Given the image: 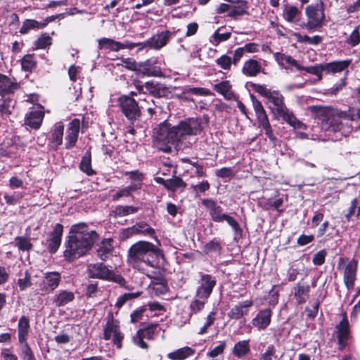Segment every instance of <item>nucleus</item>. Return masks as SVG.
I'll return each instance as SVG.
<instances>
[{"mask_svg":"<svg viewBox=\"0 0 360 360\" xmlns=\"http://www.w3.org/2000/svg\"><path fill=\"white\" fill-rule=\"evenodd\" d=\"M252 300H245L240 302L234 305L228 313V316L231 319H240L249 313L250 308L252 306Z\"/></svg>","mask_w":360,"mask_h":360,"instance_id":"nucleus-15","label":"nucleus"},{"mask_svg":"<svg viewBox=\"0 0 360 360\" xmlns=\"http://www.w3.org/2000/svg\"><path fill=\"white\" fill-rule=\"evenodd\" d=\"M161 181L166 188L173 191L179 188H184L186 186V183L181 178L176 176L167 180L161 179Z\"/></svg>","mask_w":360,"mask_h":360,"instance_id":"nucleus-34","label":"nucleus"},{"mask_svg":"<svg viewBox=\"0 0 360 360\" xmlns=\"http://www.w3.org/2000/svg\"><path fill=\"white\" fill-rule=\"evenodd\" d=\"M44 113L41 110H34L27 113L25 117V124L33 129L40 127L44 119Z\"/></svg>","mask_w":360,"mask_h":360,"instance_id":"nucleus-22","label":"nucleus"},{"mask_svg":"<svg viewBox=\"0 0 360 360\" xmlns=\"http://www.w3.org/2000/svg\"><path fill=\"white\" fill-rule=\"evenodd\" d=\"M258 127L265 130L266 136L271 141H275L276 137L274 136L269 118L262 122H258Z\"/></svg>","mask_w":360,"mask_h":360,"instance_id":"nucleus-47","label":"nucleus"},{"mask_svg":"<svg viewBox=\"0 0 360 360\" xmlns=\"http://www.w3.org/2000/svg\"><path fill=\"white\" fill-rule=\"evenodd\" d=\"M103 338L106 340H112L117 348L122 347L124 335L120 331L119 321L110 313L107 316L106 323L103 327Z\"/></svg>","mask_w":360,"mask_h":360,"instance_id":"nucleus-6","label":"nucleus"},{"mask_svg":"<svg viewBox=\"0 0 360 360\" xmlns=\"http://www.w3.org/2000/svg\"><path fill=\"white\" fill-rule=\"evenodd\" d=\"M326 252L325 250H321L316 252L313 257L312 262L315 265H322L325 262Z\"/></svg>","mask_w":360,"mask_h":360,"instance_id":"nucleus-64","label":"nucleus"},{"mask_svg":"<svg viewBox=\"0 0 360 360\" xmlns=\"http://www.w3.org/2000/svg\"><path fill=\"white\" fill-rule=\"evenodd\" d=\"M246 12V4L240 2L236 6H231L229 13V16L235 17L236 15H242Z\"/></svg>","mask_w":360,"mask_h":360,"instance_id":"nucleus-49","label":"nucleus"},{"mask_svg":"<svg viewBox=\"0 0 360 360\" xmlns=\"http://www.w3.org/2000/svg\"><path fill=\"white\" fill-rule=\"evenodd\" d=\"M207 116L189 117L176 126L162 122L153 131V138L158 142L170 144L176 148H188L195 142V136L200 134L208 124Z\"/></svg>","mask_w":360,"mask_h":360,"instance_id":"nucleus-1","label":"nucleus"},{"mask_svg":"<svg viewBox=\"0 0 360 360\" xmlns=\"http://www.w3.org/2000/svg\"><path fill=\"white\" fill-rule=\"evenodd\" d=\"M346 118L342 119V117H333L330 121L329 130L333 131H340L342 134H346L350 132L351 129L346 127L347 122Z\"/></svg>","mask_w":360,"mask_h":360,"instance_id":"nucleus-27","label":"nucleus"},{"mask_svg":"<svg viewBox=\"0 0 360 360\" xmlns=\"http://www.w3.org/2000/svg\"><path fill=\"white\" fill-rule=\"evenodd\" d=\"M14 106V102L10 98H6L0 103V115L1 116H8L11 113V110Z\"/></svg>","mask_w":360,"mask_h":360,"instance_id":"nucleus-42","label":"nucleus"},{"mask_svg":"<svg viewBox=\"0 0 360 360\" xmlns=\"http://www.w3.org/2000/svg\"><path fill=\"white\" fill-rule=\"evenodd\" d=\"M80 128V122L78 119H74L70 122L66 136V148H70L75 146L77 141Z\"/></svg>","mask_w":360,"mask_h":360,"instance_id":"nucleus-16","label":"nucleus"},{"mask_svg":"<svg viewBox=\"0 0 360 360\" xmlns=\"http://www.w3.org/2000/svg\"><path fill=\"white\" fill-rule=\"evenodd\" d=\"M215 321V312L211 311L206 317L203 326L199 329L198 334L204 335L207 333L209 328L213 325Z\"/></svg>","mask_w":360,"mask_h":360,"instance_id":"nucleus-44","label":"nucleus"},{"mask_svg":"<svg viewBox=\"0 0 360 360\" xmlns=\"http://www.w3.org/2000/svg\"><path fill=\"white\" fill-rule=\"evenodd\" d=\"M305 14L307 18V22L305 27L307 30H314L321 27L323 25L325 19L324 6L323 2L315 5H309L305 8Z\"/></svg>","mask_w":360,"mask_h":360,"instance_id":"nucleus-7","label":"nucleus"},{"mask_svg":"<svg viewBox=\"0 0 360 360\" xmlns=\"http://www.w3.org/2000/svg\"><path fill=\"white\" fill-rule=\"evenodd\" d=\"M163 257L162 251L154 244L144 240H140L133 244L129 251L127 261L134 269L151 278L148 268H157L159 260Z\"/></svg>","mask_w":360,"mask_h":360,"instance_id":"nucleus-2","label":"nucleus"},{"mask_svg":"<svg viewBox=\"0 0 360 360\" xmlns=\"http://www.w3.org/2000/svg\"><path fill=\"white\" fill-rule=\"evenodd\" d=\"M275 57L278 65L286 70H292V68L298 70L304 69V67L301 66L296 60L290 56L276 53Z\"/></svg>","mask_w":360,"mask_h":360,"instance_id":"nucleus-20","label":"nucleus"},{"mask_svg":"<svg viewBox=\"0 0 360 360\" xmlns=\"http://www.w3.org/2000/svg\"><path fill=\"white\" fill-rule=\"evenodd\" d=\"M216 283L217 280L215 277L209 274H202L199 281V285L196 290V297L202 300H207Z\"/></svg>","mask_w":360,"mask_h":360,"instance_id":"nucleus-10","label":"nucleus"},{"mask_svg":"<svg viewBox=\"0 0 360 360\" xmlns=\"http://www.w3.org/2000/svg\"><path fill=\"white\" fill-rule=\"evenodd\" d=\"M309 285H302L297 283L293 288V295L297 302L299 304L304 303L309 297Z\"/></svg>","mask_w":360,"mask_h":360,"instance_id":"nucleus-29","label":"nucleus"},{"mask_svg":"<svg viewBox=\"0 0 360 360\" xmlns=\"http://www.w3.org/2000/svg\"><path fill=\"white\" fill-rule=\"evenodd\" d=\"M262 69L259 62L254 59H250L245 62L243 67V72L249 77H255L260 72Z\"/></svg>","mask_w":360,"mask_h":360,"instance_id":"nucleus-31","label":"nucleus"},{"mask_svg":"<svg viewBox=\"0 0 360 360\" xmlns=\"http://www.w3.org/2000/svg\"><path fill=\"white\" fill-rule=\"evenodd\" d=\"M227 224L233 229L235 232V236H240L242 235V229L238 223L231 216L226 214L224 218Z\"/></svg>","mask_w":360,"mask_h":360,"instance_id":"nucleus-46","label":"nucleus"},{"mask_svg":"<svg viewBox=\"0 0 360 360\" xmlns=\"http://www.w3.org/2000/svg\"><path fill=\"white\" fill-rule=\"evenodd\" d=\"M226 343L225 341L221 342L219 345L214 347L212 350L207 352V355L211 358H215L219 355L223 354L224 349L226 348Z\"/></svg>","mask_w":360,"mask_h":360,"instance_id":"nucleus-56","label":"nucleus"},{"mask_svg":"<svg viewBox=\"0 0 360 360\" xmlns=\"http://www.w3.org/2000/svg\"><path fill=\"white\" fill-rule=\"evenodd\" d=\"M232 59L226 55H222L220 58L216 60L217 64L225 70H229L231 68Z\"/></svg>","mask_w":360,"mask_h":360,"instance_id":"nucleus-53","label":"nucleus"},{"mask_svg":"<svg viewBox=\"0 0 360 360\" xmlns=\"http://www.w3.org/2000/svg\"><path fill=\"white\" fill-rule=\"evenodd\" d=\"M250 351L249 340H240L236 342L233 349L232 354L238 359H243Z\"/></svg>","mask_w":360,"mask_h":360,"instance_id":"nucleus-30","label":"nucleus"},{"mask_svg":"<svg viewBox=\"0 0 360 360\" xmlns=\"http://www.w3.org/2000/svg\"><path fill=\"white\" fill-rule=\"evenodd\" d=\"M17 283L21 291L25 290L31 285V274L27 270L20 275Z\"/></svg>","mask_w":360,"mask_h":360,"instance_id":"nucleus-41","label":"nucleus"},{"mask_svg":"<svg viewBox=\"0 0 360 360\" xmlns=\"http://www.w3.org/2000/svg\"><path fill=\"white\" fill-rule=\"evenodd\" d=\"M360 42V34L358 28H355L347 39V43L352 46H356Z\"/></svg>","mask_w":360,"mask_h":360,"instance_id":"nucleus-62","label":"nucleus"},{"mask_svg":"<svg viewBox=\"0 0 360 360\" xmlns=\"http://www.w3.org/2000/svg\"><path fill=\"white\" fill-rule=\"evenodd\" d=\"M141 295V292L124 293L118 297L115 302V307L121 308L127 301L137 298Z\"/></svg>","mask_w":360,"mask_h":360,"instance_id":"nucleus-40","label":"nucleus"},{"mask_svg":"<svg viewBox=\"0 0 360 360\" xmlns=\"http://www.w3.org/2000/svg\"><path fill=\"white\" fill-rule=\"evenodd\" d=\"M338 339L340 349L345 348L349 338V323L347 319H343L337 326Z\"/></svg>","mask_w":360,"mask_h":360,"instance_id":"nucleus-24","label":"nucleus"},{"mask_svg":"<svg viewBox=\"0 0 360 360\" xmlns=\"http://www.w3.org/2000/svg\"><path fill=\"white\" fill-rule=\"evenodd\" d=\"M122 112L129 120L140 116V110L136 101L129 96H122L118 100Z\"/></svg>","mask_w":360,"mask_h":360,"instance_id":"nucleus-8","label":"nucleus"},{"mask_svg":"<svg viewBox=\"0 0 360 360\" xmlns=\"http://www.w3.org/2000/svg\"><path fill=\"white\" fill-rule=\"evenodd\" d=\"M91 158L89 155H84L79 165L80 169L88 175H91L94 173L91 169Z\"/></svg>","mask_w":360,"mask_h":360,"instance_id":"nucleus-45","label":"nucleus"},{"mask_svg":"<svg viewBox=\"0 0 360 360\" xmlns=\"http://www.w3.org/2000/svg\"><path fill=\"white\" fill-rule=\"evenodd\" d=\"M75 294L71 291L59 290L53 298V303L58 307H63L72 302Z\"/></svg>","mask_w":360,"mask_h":360,"instance_id":"nucleus-25","label":"nucleus"},{"mask_svg":"<svg viewBox=\"0 0 360 360\" xmlns=\"http://www.w3.org/2000/svg\"><path fill=\"white\" fill-rule=\"evenodd\" d=\"M51 44V38L44 34H42L36 41L35 45L37 49H45Z\"/></svg>","mask_w":360,"mask_h":360,"instance_id":"nucleus-57","label":"nucleus"},{"mask_svg":"<svg viewBox=\"0 0 360 360\" xmlns=\"http://www.w3.org/2000/svg\"><path fill=\"white\" fill-rule=\"evenodd\" d=\"M21 347V357L23 360H36L34 354L28 345L27 342H25L22 344Z\"/></svg>","mask_w":360,"mask_h":360,"instance_id":"nucleus-51","label":"nucleus"},{"mask_svg":"<svg viewBox=\"0 0 360 360\" xmlns=\"http://www.w3.org/2000/svg\"><path fill=\"white\" fill-rule=\"evenodd\" d=\"M220 30L221 28H219L216 30L210 39V43L215 46H218L221 42L228 40L231 36L230 32L220 33Z\"/></svg>","mask_w":360,"mask_h":360,"instance_id":"nucleus-38","label":"nucleus"},{"mask_svg":"<svg viewBox=\"0 0 360 360\" xmlns=\"http://www.w3.org/2000/svg\"><path fill=\"white\" fill-rule=\"evenodd\" d=\"M46 25L45 23H42L38 22L35 20L28 19L23 22L20 29V32L21 34H27L32 30H38L44 27Z\"/></svg>","mask_w":360,"mask_h":360,"instance_id":"nucleus-33","label":"nucleus"},{"mask_svg":"<svg viewBox=\"0 0 360 360\" xmlns=\"http://www.w3.org/2000/svg\"><path fill=\"white\" fill-rule=\"evenodd\" d=\"M64 132V124L62 122H56L50 132L49 138V146L53 150H57L58 146L63 143Z\"/></svg>","mask_w":360,"mask_h":360,"instance_id":"nucleus-13","label":"nucleus"},{"mask_svg":"<svg viewBox=\"0 0 360 360\" xmlns=\"http://www.w3.org/2000/svg\"><path fill=\"white\" fill-rule=\"evenodd\" d=\"M34 57L31 55H26L21 60L22 68L25 71H31L35 67Z\"/></svg>","mask_w":360,"mask_h":360,"instance_id":"nucleus-48","label":"nucleus"},{"mask_svg":"<svg viewBox=\"0 0 360 360\" xmlns=\"http://www.w3.org/2000/svg\"><path fill=\"white\" fill-rule=\"evenodd\" d=\"M357 266V261L353 259L349 261L342 269L343 281L348 290L354 288V281L356 277Z\"/></svg>","mask_w":360,"mask_h":360,"instance_id":"nucleus-12","label":"nucleus"},{"mask_svg":"<svg viewBox=\"0 0 360 360\" xmlns=\"http://www.w3.org/2000/svg\"><path fill=\"white\" fill-rule=\"evenodd\" d=\"M18 87V84L16 82L13 81L4 75L0 74V96H4L13 94Z\"/></svg>","mask_w":360,"mask_h":360,"instance_id":"nucleus-21","label":"nucleus"},{"mask_svg":"<svg viewBox=\"0 0 360 360\" xmlns=\"http://www.w3.org/2000/svg\"><path fill=\"white\" fill-rule=\"evenodd\" d=\"M303 70L310 74L317 76L319 79L320 80L322 78V72H324L323 63L316 65L314 66H309L306 68L304 67Z\"/></svg>","mask_w":360,"mask_h":360,"instance_id":"nucleus-52","label":"nucleus"},{"mask_svg":"<svg viewBox=\"0 0 360 360\" xmlns=\"http://www.w3.org/2000/svg\"><path fill=\"white\" fill-rule=\"evenodd\" d=\"M111 245L108 243L103 244L98 250V255L102 260H105L111 253Z\"/></svg>","mask_w":360,"mask_h":360,"instance_id":"nucleus-58","label":"nucleus"},{"mask_svg":"<svg viewBox=\"0 0 360 360\" xmlns=\"http://www.w3.org/2000/svg\"><path fill=\"white\" fill-rule=\"evenodd\" d=\"M15 246L21 251H30L32 248L30 239L27 237L18 236L14 240Z\"/></svg>","mask_w":360,"mask_h":360,"instance_id":"nucleus-39","label":"nucleus"},{"mask_svg":"<svg viewBox=\"0 0 360 360\" xmlns=\"http://www.w3.org/2000/svg\"><path fill=\"white\" fill-rule=\"evenodd\" d=\"M30 329V321L27 317L22 316L20 317L18 324V335L20 344L27 342Z\"/></svg>","mask_w":360,"mask_h":360,"instance_id":"nucleus-26","label":"nucleus"},{"mask_svg":"<svg viewBox=\"0 0 360 360\" xmlns=\"http://www.w3.org/2000/svg\"><path fill=\"white\" fill-rule=\"evenodd\" d=\"M89 277L99 278L117 283L121 287L128 290H131L133 287L127 285L126 281L122 275L109 269L103 263L90 264L87 267Z\"/></svg>","mask_w":360,"mask_h":360,"instance_id":"nucleus-5","label":"nucleus"},{"mask_svg":"<svg viewBox=\"0 0 360 360\" xmlns=\"http://www.w3.org/2000/svg\"><path fill=\"white\" fill-rule=\"evenodd\" d=\"M215 174L218 177L224 179V178H231L234 176V172L233 169L230 167H222L219 169L215 170Z\"/></svg>","mask_w":360,"mask_h":360,"instance_id":"nucleus-60","label":"nucleus"},{"mask_svg":"<svg viewBox=\"0 0 360 360\" xmlns=\"http://www.w3.org/2000/svg\"><path fill=\"white\" fill-rule=\"evenodd\" d=\"M146 89L154 96L162 97L165 95V87L161 84L146 82Z\"/></svg>","mask_w":360,"mask_h":360,"instance_id":"nucleus-36","label":"nucleus"},{"mask_svg":"<svg viewBox=\"0 0 360 360\" xmlns=\"http://www.w3.org/2000/svg\"><path fill=\"white\" fill-rule=\"evenodd\" d=\"M271 318V311L269 309H265L259 311L252 320V323L259 330H264L270 324Z\"/></svg>","mask_w":360,"mask_h":360,"instance_id":"nucleus-19","label":"nucleus"},{"mask_svg":"<svg viewBox=\"0 0 360 360\" xmlns=\"http://www.w3.org/2000/svg\"><path fill=\"white\" fill-rule=\"evenodd\" d=\"M4 198L6 203L9 205H14L21 199L22 195L20 193L14 192L13 194H4Z\"/></svg>","mask_w":360,"mask_h":360,"instance_id":"nucleus-61","label":"nucleus"},{"mask_svg":"<svg viewBox=\"0 0 360 360\" xmlns=\"http://www.w3.org/2000/svg\"><path fill=\"white\" fill-rule=\"evenodd\" d=\"M253 109L255 112L257 123L268 119L265 110L260 101L257 100L255 96H251Z\"/></svg>","mask_w":360,"mask_h":360,"instance_id":"nucleus-35","label":"nucleus"},{"mask_svg":"<svg viewBox=\"0 0 360 360\" xmlns=\"http://www.w3.org/2000/svg\"><path fill=\"white\" fill-rule=\"evenodd\" d=\"M174 35V33L169 30H165L153 35L152 37L141 43V47L139 50H142L146 47L152 49L158 50L164 47L168 43L169 39Z\"/></svg>","mask_w":360,"mask_h":360,"instance_id":"nucleus-9","label":"nucleus"},{"mask_svg":"<svg viewBox=\"0 0 360 360\" xmlns=\"http://www.w3.org/2000/svg\"><path fill=\"white\" fill-rule=\"evenodd\" d=\"M206 301L207 300H202L196 297V299L193 300L190 305L192 312L196 314L204 308Z\"/></svg>","mask_w":360,"mask_h":360,"instance_id":"nucleus-59","label":"nucleus"},{"mask_svg":"<svg viewBox=\"0 0 360 360\" xmlns=\"http://www.w3.org/2000/svg\"><path fill=\"white\" fill-rule=\"evenodd\" d=\"M300 13L299 9L294 6L286 8L284 12V18L288 22H292Z\"/></svg>","mask_w":360,"mask_h":360,"instance_id":"nucleus-50","label":"nucleus"},{"mask_svg":"<svg viewBox=\"0 0 360 360\" xmlns=\"http://www.w3.org/2000/svg\"><path fill=\"white\" fill-rule=\"evenodd\" d=\"M352 63L351 60H335L323 63L324 72L328 75H335L342 72H346V77L348 72V68Z\"/></svg>","mask_w":360,"mask_h":360,"instance_id":"nucleus-14","label":"nucleus"},{"mask_svg":"<svg viewBox=\"0 0 360 360\" xmlns=\"http://www.w3.org/2000/svg\"><path fill=\"white\" fill-rule=\"evenodd\" d=\"M191 188L196 193H203L210 189V184L207 181L205 180L198 184L191 185Z\"/></svg>","mask_w":360,"mask_h":360,"instance_id":"nucleus-63","label":"nucleus"},{"mask_svg":"<svg viewBox=\"0 0 360 360\" xmlns=\"http://www.w3.org/2000/svg\"><path fill=\"white\" fill-rule=\"evenodd\" d=\"M60 281L59 273L56 271L46 273L39 283V290L43 293H50L58 286Z\"/></svg>","mask_w":360,"mask_h":360,"instance_id":"nucleus-11","label":"nucleus"},{"mask_svg":"<svg viewBox=\"0 0 360 360\" xmlns=\"http://www.w3.org/2000/svg\"><path fill=\"white\" fill-rule=\"evenodd\" d=\"M157 326H150L143 329H140V333L142 334V337L145 339L152 340L154 338L155 333L157 331Z\"/></svg>","mask_w":360,"mask_h":360,"instance_id":"nucleus-55","label":"nucleus"},{"mask_svg":"<svg viewBox=\"0 0 360 360\" xmlns=\"http://www.w3.org/2000/svg\"><path fill=\"white\" fill-rule=\"evenodd\" d=\"M100 49L106 48L111 51H118L120 50V42L108 38H102L98 40Z\"/></svg>","mask_w":360,"mask_h":360,"instance_id":"nucleus-37","label":"nucleus"},{"mask_svg":"<svg viewBox=\"0 0 360 360\" xmlns=\"http://www.w3.org/2000/svg\"><path fill=\"white\" fill-rule=\"evenodd\" d=\"M63 232V226L60 224H56L53 227V231L50 234V238L48 243V248L51 252H56L60 247Z\"/></svg>","mask_w":360,"mask_h":360,"instance_id":"nucleus-17","label":"nucleus"},{"mask_svg":"<svg viewBox=\"0 0 360 360\" xmlns=\"http://www.w3.org/2000/svg\"><path fill=\"white\" fill-rule=\"evenodd\" d=\"M194 354L195 349L186 346L169 353L167 357L172 360H184Z\"/></svg>","mask_w":360,"mask_h":360,"instance_id":"nucleus-28","label":"nucleus"},{"mask_svg":"<svg viewBox=\"0 0 360 360\" xmlns=\"http://www.w3.org/2000/svg\"><path fill=\"white\" fill-rule=\"evenodd\" d=\"M137 212V208L133 206H117L115 207L114 212L115 215L124 217Z\"/></svg>","mask_w":360,"mask_h":360,"instance_id":"nucleus-43","label":"nucleus"},{"mask_svg":"<svg viewBox=\"0 0 360 360\" xmlns=\"http://www.w3.org/2000/svg\"><path fill=\"white\" fill-rule=\"evenodd\" d=\"M298 41L300 42L308 43L309 44L317 45L321 42L322 38L319 35H315L311 37L308 35H299Z\"/></svg>","mask_w":360,"mask_h":360,"instance_id":"nucleus-54","label":"nucleus"},{"mask_svg":"<svg viewBox=\"0 0 360 360\" xmlns=\"http://www.w3.org/2000/svg\"><path fill=\"white\" fill-rule=\"evenodd\" d=\"M98 235L86 224L79 223L71 226L69 232L65 257L77 258L85 255L95 243Z\"/></svg>","mask_w":360,"mask_h":360,"instance_id":"nucleus-3","label":"nucleus"},{"mask_svg":"<svg viewBox=\"0 0 360 360\" xmlns=\"http://www.w3.org/2000/svg\"><path fill=\"white\" fill-rule=\"evenodd\" d=\"M214 89L216 91L223 95L226 99H231L233 96V93L231 91V85L229 81H223L216 84Z\"/></svg>","mask_w":360,"mask_h":360,"instance_id":"nucleus-32","label":"nucleus"},{"mask_svg":"<svg viewBox=\"0 0 360 360\" xmlns=\"http://www.w3.org/2000/svg\"><path fill=\"white\" fill-rule=\"evenodd\" d=\"M202 203L209 209L212 219L214 221L221 222L224 221V216L226 214L222 212V208L217 205L214 201L212 200H205Z\"/></svg>","mask_w":360,"mask_h":360,"instance_id":"nucleus-23","label":"nucleus"},{"mask_svg":"<svg viewBox=\"0 0 360 360\" xmlns=\"http://www.w3.org/2000/svg\"><path fill=\"white\" fill-rule=\"evenodd\" d=\"M254 90L265 97L268 102L273 105L269 108L273 113L281 117L294 129H306L307 127L297 119L295 115L287 108L284 103V97L277 91H272L264 85L255 84Z\"/></svg>","mask_w":360,"mask_h":360,"instance_id":"nucleus-4","label":"nucleus"},{"mask_svg":"<svg viewBox=\"0 0 360 360\" xmlns=\"http://www.w3.org/2000/svg\"><path fill=\"white\" fill-rule=\"evenodd\" d=\"M127 233L128 235L127 236L133 234H142L145 236H149L152 238L156 239L154 229L145 222L136 223L133 226L127 229Z\"/></svg>","mask_w":360,"mask_h":360,"instance_id":"nucleus-18","label":"nucleus"}]
</instances>
